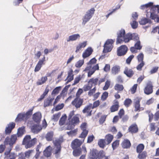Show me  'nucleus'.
I'll return each instance as SVG.
<instances>
[{
    "label": "nucleus",
    "mask_w": 159,
    "mask_h": 159,
    "mask_svg": "<svg viewBox=\"0 0 159 159\" xmlns=\"http://www.w3.org/2000/svg\"><path fill=\"white\" fill-rule=\"evenodd\" d=\"M96 61L97 60L95 58L92 59L88 63V66L84 70V71H89L88 73V77H90L96 70H99V67L98 64L92 66V65L95 63Z\"/></svg>",
    "instance_id": "obj_1"
},
{
    "label": "nucleus",
    "mask_w": 159,
    "mask_h": 159,
    "mask_svg": "<svg viewBox=\"0 0 159 159\" xmlns=\"http://www.w3.org/2000/svg\"><path fill=\"white\" fill-rule=\"evenodd\" d=\"M54 144V148L53 151L55 156L57 158L60 156V153L61 149V144L63 142V139L62 138L56 139L53 141Z\"/></svg>",
    "instance_id": "obj_2"
},
{
    "label": "nucleus",
    "mask_w": 159,
    "mask_h": 159,
    "mask_svg": "<svg viewBox=\"0 0 159 159\" xmlns=\"http://www.w3.org/2000/svg\"><path fill=\"white\" fill-rule=\"evenodd\" d=\"M152 6L150 11L147 12L146 16L147 17H150L151 19L154 20L156 21V20L159 17L158 15L159 13V5L153 6L152 5Z\"/></svg>",
    "instance_id": "obj_3"
},
{
    "label": "nucleus",
    "mask_w": 159,
    "mask_h": 159,
    "mask_svg": "<svg viewBox=\"0 0 159 159\" xmlns=\"http://www.w3.org/2000/svg\"><path fill=\"white\" fill-rule=\"evenodd\" d=\"M30 139V136L28 135L26 136L23 139V144L25 145V148L26 149L34 146L37 142V139L35 138L31 140Z\"/></svg>",
    "instance_id": "obj_4"
},
{
    "label": "nucleus",
    "mask_w": 159,
    "mask_h": 159,
    "mask_svg": "<svg viewBox=\"0 0 159 159\" xmlns=\"http://www.w3.org/2000/svg\"><path fill=\"white\" fill-rule=\"evenodd\" d=\"M95 11V9L92 8L88 10L82 18V25H84L93 16Z\"/></svg>",
    "instance_id": "obj_5"
},
{
    "label": "nucleus",
    "mask_w": 159,
    "mask_h": 159,
    "mask_svg": "<svg viewBox=\"0 0 159 159\" xmlns=\"http://www.w3.org/2000/svg\"><path fill=\"white\" fill-rule=\"evenodd\" d=\"M17 136H18L17 134H15L12 135L10 138L9 137H6L4 141V144H9L10 147V148L12 149V146L15 143L17 139Z\"/></svg>",
    "instance_id": "obj_6"
},
{
    "label": "nucleus",
    "mask_w": 159,
    "mask_h": 159,
    "mask_svg": "<svg viewBox=\"0 0 159 159\" xmlns=\"http://www.w3.org/2000/svg\"><path fill=\"white\" fill-rule=\"evenodd\" d=\"M114 42V40H113L112 39L107 40L104 45L103 53H105L110 52L113 48L112 44Z\"/></svg>",
    "instance_id": "obj_7"
},
{
    "label": "nucleus",
    "mask_w": 159,
    "mask_h": 159,
    "mask_svg": "<svg viewBox=\"0 0 159 159\" xmlns=\"http://www.w3.org/2000/svg\"><path fill=\"white\" fill-rule=\"evenodd\" d=\"M79 122V119L78 117L76 116H74L71 120H69L66 129L70 130L74 128L75 125L78 123Z\"/></svg>",
    "instance_id": "obj_8"
},
{
    "label": "nucleus",
    "mask_w": 159,
    "mask_h": 159,
    "mask_svg": "<svg viewBox=\"0 0 159 159\" xmlns=\"http://www.w3.org/2000/svg\"><path fill=\"white\" fill-rule=\"evenodd\" d=\"M11 148L7 149L4 152L5 159H16V154L14 152H11Z\"/></svg>",
    "instance_id": "obj_9"
},
{
    "label": "nucleus",
    "mask_w": 159,
    "mask_h": 159,
    "mask_svg": "<svg viewBox=\"0 0 159 159\" xmlns=\"http://www.w3.org/2000/svg\"><path fill=\"white\" fill-rule=\"evenodd\" d=\"M87 124L85 122L82 123L80 125V128L83 131L80 137L84 139L88 134V130L87 129Z\"/></svg>",
    "instance_id": "obj_10"
},
{
    "label": "nucleus",
    "mask_w": 159,
    "mask_h": 159,
    "mask_svg": "<svg viewBox=\"0 0 159 159\" xmlns=\"http://www.w3.org/2000/svg\"><path fill=\"white\" fill-rule=\"evenodd\" d=\"M128 49V48L125 45H121L117 49V55L119 56L125 55L127 52Z\"/></svg>",
    "instance_id": "obj_11"
},
{
    "label": "nucleus",
    "mask_w": 159,
    "mask_h": 159,
    "mask_svg": "<svg viewBox=\"0 0 159 159\" xmlns=\"http://www.w3.org/2000/svg\"><path fill=\"white\" fill-rule=\"evenodd\" d=\"M125 31L124 29H121L119 30L117 33V43H122V39L125 35Z\"/></svg>",
    "instance_id": "obj_12"
},
{
    "label": "nucleus",
    "mask_w": 159,
    "mask_h": 159,
    "mask_svg": "<svg viewBox=\"0 0 159 159\" xmlns=\"http://www.w3.org/2000/svg\"><path fill=\"white\" fill-rule=\"evenodd\" d=\"M40 123H36L33 124L31 127V130L34 134H37L42 129Z\"/></svg>",
    "instance_id": "obj_13"
},
{
    "label": "nucleus",
    "mask_w": 159,
    "mask_h": 159,
    "mask_svg": "<svg viewBox=\"0 0 159 159\" xmlns=\"http://www.w3.org/2000/svg\"><path fill=\"white\" fill-rule=\"evenodd\" d=\"M83 100L79 98H75L72 102V104L76 108H80L82 105Z\"/></svg>",
    "instance_id": "obj_14"
},
{
    "label": "nucleus",
    "mask_w": 159,
    "mask_h": 159,
    "mask_svg": "<svg viewBox=\"0 0 159 159\" xmlns=\"http://www.w3.org/2000/svg\"><path fill=\"white\" fill-rule=\"evenodd\" d=\"M152 85L151 82L148 83L146 87L144 89V93L147 95H149L153 92Z\"/></svg>",
    "instance_id": "obj_15"
},
{
    "label": "nucleus",
    "mask_w": 159,
    "mask_h": 159,
    "mask_svg": "<svg viewBox=\"0 0 159 159\" xmlns=\"http://www.w3.org/2000/svg\"><path fill=\"white\" fill-rule=\"evenodd\" d=\"M42 118V115L40 112H37L34 113L32 116V119L36 123H40Z\"/></svg>",
    "instance_id": "obj_16"
},
{
    "label": "nucleus",
    "mask_w": 159,
    "mask_h": 159,
    "mask_svg": "<svg viewBox=\"0 0 159 159\" xmlns=\"http://www.w3.org/2000/svg\"><path fill=\"white\" fill-rule=\"evenodd\" d=\"M84 139L83 141H81L78 139H75L71 143L72 148L73 149H75L79 147L84 142Z\"/></svg>",
    "instance_id": "obj_17"
},
{
    "label": "nucleus",
    "mask_w": 159,
    "mask_h": 159,
    "mask_svg": "<svg viewBox=\"0 0 159 159\" xmlns=\"http://www.w3.org/2000/svg\"><path fill=\"white\" fill-rule=\"evenodd\" d=\"M34 109V107L29 109L26 113L22 112L24 118V121L26 122L30 117L32 114V111Z\"/></svg>",
    "instance_id": "obj_18"
},
{
    "label": "nucleus",
    "mask_w": 159,
    "mask_h": 159,
    "mask_svg": "<svg viewBox=\"0 0 159 159\" xmlns=\"http://www.w3.org/2000/svg\"><path fill=\"white\" fill-rule=\"evenodd\" d=\"M93 49L89 47L85 49L82 54V57L84 59L89 57L92 53Z\"/></svg>",
    "instance_id": "obj_19"
},
{
    "label": "nucleus",
    "mask_w": 159,
    "mask_h": 159,
    "mask_svg": "<svg viewBox=\"0 0 159 159\" xmlns=\"http://www.w3.org/2000/svg\"><path fill=\"white\" fill-rule=\"evenodd\" d=\"M98 151L93 149L91 150L89 154V157L90 159H96L98 158Z\"/></svg>",
    "instance_id": "obj_20"
},
{
    "label": "nucleus",
    "mask_w": 159,
    "mask_h": 159,
    "mask_svg": "<svg viewBox=\"0 0 159 159\" xmlns=\"http://www.w3.org/2000/svg\"><path fill=\"white\" fill-rule=\"evenodd\" d=\"M15 124L14 122H11L8 125L7 127L5 129V132L6 134H9L11 132L12 129L15 127Z\"/></svg>",
    "instance_id": "obj_21"
},
{
    "label": "nucleus",
    "mask_w": 159,
    "mask_h": 159,
    "mask_svg": "<svg viewBox=\"0 0 159 159\" xmlns=\"http://www.w3.org/2000/svg\"><path fill=\"white\" fill-rule=\"evenodd\" d=\"M91 109H92V104H90L84 108L82 111L84 113H87L88 114V116H90L91 115V112L92 111Z\"/></svg>",
    "instance_id": "obj_22"
},
{
    "label": "nucleus",
    "mask_w": 159,
    "mask_h": 159,
    "mask_svg": "<svg viewBox=\"0 0 159 159\" xmlns=\"http://www.w3.org/2000/svg\"><path fill=\"white\" fill-rule=\"evenodd\" d=\"M80 37L79 34H75L69 36L66 40L67 42L76 41L78 39H80Z\"/></svg>",
    "instance_id": "obj_23"
},
{
    "label": "nucleus",
    "mask_w": 159,
    "mask_h": 159,
    "mask_svg": "<svg viewBox=\"0 0 159 159\" xmlns=\"http://www.w3.org/2000/svg\"><path fill=\"white\" fill-rule=\"evenodd\" d=\"M87 41L80 43L76 46L75 52L77 53L82 48H85L87 45Z\"/></svg>",
    "instance_id": "obj_24"
},
{
    "label": "nucleus",
    "mask_w": 159,
    "mask_h": 159,
    "mask_svg": "<svg viewBox=\"0 0 159 159\" xmlns=\"http://www.w3.org/2000/svg\"><path fill=\"white\" fill-rule=\"evenodd\" d=\"M74 75L73 74V70L72 69H70L68 72V76L65 80H67L66 83H68L69 82L73 80Z\"/></svg>",
    "instance_id": "obj_25"
},
{
    "label": "nucleus",
    "mask_w": 159,
    "mask_h": 159,
    "mask_svg": "<svg viewBox=\"0 0 159 159\" xmlns=\"http://www.w3.org/2000/svg\"><path fill=\"white\" fill-rule=\"evenodd\" d=\"M131 143L127 139H125L121 143L122 147L124 148H128L130 147Z\"/></svg>",
    "instance_id": "obj_26"
},
{
    "label": "nucleus",
    "mask_w": 159,
    "mask_h": 159,
    "mask_svg": "<svg viewBox=\"0 0 159 159\" xmlns=\"http://www.w3.org/2000/svg\"><path fill=\"white\" fill-rule=\"evenodd\" d=\"M114 105L112 106L110 108L111 112H113L118 110L119 106L118 101L115 100L114 101Z\"/></svg>",
    "instance_id": "obj_27"
},
{
    "label": "nucleus",
    "mask_w": 159,
    "mask_h": 159,
    "mask_svg": "<svg viewBox=\"0 0 159 159\" xmlns=\"http://www.w3.org/2000/svg\"><path fill=\"white\" fill-rule=\"evenodd\" d=\"M124 73L127 77H131L134 74L133 71L131 69H129L127 67L125 68Z\"/></svg>",
    "instance_id": "obj_28"
},
{
    "label": "nucleus",
    "mask_w": 159,
    "mask_h": 159,
    "mask_svg": "<svg viewBox=\"0 0 159 159\" xmlns=\"http://www.w3.org/2000/svg\"><path fill=\"white\" fill-rule=\"evenodd\" d=\"M129 131L131 133H135L138 132V129L137 125L134 124L131 125L129 127Z\"/></svg>",
    "instance_id": "obj_29"
},
{
    "label": "nucleus",
    "mask_w": 159,
    "mask_h": 159,
    "mask_svg": "<svg viewBox=\"0 0 159 159\" xmlns=\"http://www.w3.org/2000/svg\"><path fill=\"white\" fill-rule=\"evenodd\" d=\"M140 99L136 98L134 100V111H139L140 108Z\"/></svg>",
    "instance_id": "obj_30"
},
{
    "label": "nucleus",
    "mask_w": 159,
    "mask_h": 159,
    "mask_svg": "<svg viewBox=\"0 0 159 159\" xmlns=\"http://www.w3.org/2000/svg\"><path fill=\"white\" fill-rule=\"evenodd\" d=\"M52 148L50 146L48 147L43 151V154L44 156L48 157L50 156L51 154Z\"/></svg>",
    "instance_id": "obj_31"
},
{
    "label": "nucleus",
    "mask_w": 159,
    "mask_h": 159,
    "mask_svg": "<svg viewBox=\"0 0 159 159\" xmlns=\"http://www.w3.org/2000/svg\"><path fill=\"white\" fill-rule=\"evenodd\" d=\"M131 40V34L129 33L126 34H125L122 39V43L123 42L125 43H127Z\"/></svg>",
    "instance_id": "obj_32"
},
{
    "label": "nucleus",
    "mask_w": 159,
    "mask_h": 159,
    "mask_svg": "<svg viewBox=\"0 0 159 159\" xmlns=\"http://www.w3.org/2000/svg\"><path fill=\"white\" fill-rule=\"evenodd\" d=\"M54 98H51L50 97L46 99L44 101V107H47L52 105V102L53 101Z\"/></svg>",
    "instance_id": "obj_33"
},
{
    "label": "nucleus",
    "mask_w": 159,
    "mask_h": 159,
    "mask_svg": "<svg viewBox=\"0 0 159 159\" xmlns=\"http://www.w3.org/2000/svg\"><path fill=\"white\" fill-rule=\"evenodd\" d=\"M113 138V135L110 134H108L106 135L105 137V140L107 143V144H110Z\"/></svg>",
    "instance_id": "obj_34"
},
{
    "label": "nucleus",
    "mask_w": 159,
    "mask_h": 159,
    "mask_svg": "<svg viewBox=\"0 0 159 159\" xmlns=\"http://www.w3.org/2000/svg\"><path fill=\"white\" fill-rule=\"evenodd\" d=\"M120 69V66H114L111 68V72L113 74L115 75L119 72Z\"/></svg>",
    "instance_id": "obj_35"
},
{
    "label": "nucleus",
    "mask_w": 159,
    "mask_h": 159,
    "mask_svg": "<svg viewBox=\"0 0 159 159\" xmlns=\"http://www.w3.org/2000/svg\"><path fill=\"white\" fill-rule=\"evenodd\" d=\"M47 76L43 77L40 79L38 80L36 84L37 85H41L43 84L47 80Z\"/></svg>",
    "instance_id": "obj_36"
},
{
    "label": "nucleus",
    "mask_w": 159,
    "mask_h": 159,
    "mask_svg": "<svg viewBox=\"0 0 159 159\" xmlns=\"http://www.w3.org/2000/svg\"><path fill=\"white\" fill-rule=\"evenodd\" d=\"M66 118L67 116L66 114H64L62 116L59 121V125L61 126L64 125L65 123Z\"/></svg>",
    "instance_id": "obj_37"
},
{
    "label": "nucleus",
    "mask_w": 159,
    "mask_h": 159,
    "mask_svg": "<svg viewBox=\"0 0 159 159\" xmlns=\"http://www.w3.org/2000/svg\"><path fill=\"white\" fill-rule=\"evenodd\" d=\"M151 21L149 19L146 18H143L139 21V23L140 25H144L147 23H151Z\"/></svg>",
    "instance_id": "obj_38"
},
{
    "label": "nucleus",
    "mask_w": 159,
    "mask_h": 159,
    "mask_svg": "<svg viewBox=\"0 0 159 159\" xmlns=\"http://www.w3.org/2000/svg\"><path fill=\"white\" fill-rule=\"evenodd\" d=\"M98 144L100 147L103 148L107 144V143L105 139H100L98 141Z\"/></svg>",
    "instance_id": "obj_39"
},
{
    "label": "nucleus",
    "mask_w": 159,
    "mask_h": 159,
    "mask_svg": "<svg viewBox=\"0 0 159 159\" xmlns=\"http://www.w3.org/2000/svg\"><path fill=\"white\" fill-rule=\"evenodd\" d=\"M49 91V90L48 89H46L43 93L41 95L40 97L38 99V102L40 101L43 100L45 98V96L48 93Z\"/></svg>",
    "instance_id": "obj_40"
},
{
    "label": "nucleus",
    "mask_w": 159,
    "mask_h": 159,
    "mask_svg": "<svg viewBox=\"0 0 159 159\" xmlns=\"http://www.w3.org/2000/svg\"><path fill=\"white\" fill-rule=\"evenodd\" d=\"M24 127H22L19 128L18 130V132L17 134L18 137H20L24 134Z\"/></svg>",
    "instance_id": "obj_41"
},
{
    "label": "nucleus",
    "mask_w": 159,
    "mask_h": 159,
    "mask_svg": "<svg viewBox=\"0 0 159 159\" xmlns=\"http://www.w3.org/2000/svg\"><path fill=\"white\" fill-rule=\"evenodd\" d=\"M53 132L52 131L48 133L46 136V138L47 140L48 141H51L53 138Z\"/></svg>",
    "instance_id": "obj_42"
},
{
    "label": "nucleus",
    "mask_w": 159,
    "mask_h": 159,
    "mask_svg": "<svg viewBox=\"0 0 159 159\" xmlns=\"http://www.w3.org/2000/svg\"><path fill=\"white\" fill-rule=\"evenodd\" d=\"M74 149L73 151V155L75 157L79 156L81 154V148H76Z\"/></svg>",
    "instance_id": "obj_43"
},
{
    "label": "nucleus",
    "mask_w": 159,
    "mask_h": 159,
    "mask_svg": "<svg viewBox=\"0 0 159 159\" xmlns=\"http://www.w3.org/2000/svg\"><path fill=\"white\" fill-rule=\"evenodd\" d=\"M61 115L60 112H58L57 114L53 115L52 118V120L54 121H57L58 120Z\"/></svg>",
    "instance_id": "obj_44"
},
{
    "label": "nucleus",
    "mask_w": 159,
    "mask_h": 159,
    "mask_svg": "<svg viewBox=\"0 0 159 159\" xmlns=\"http://www.w3.org/2000/svg\"><path fill=\"white\" fill-rule=\"evenodd\" d=\"M115 89L119 92L123 90L124 89V87L122 85L119 84H116L114 86Z\"/></svg>",
    "instance_id": "obj_45"
},
{
    "label": "nucleus",
    "mask_w": 159,
    "mask_h": 159,
    "mask_svg": "<svg viewBox=\"0 0 159 159\" xmlns=\"http://www.w3.org/2000/svg\"><path fill=\"white\" fill-rule=\"evenodd\" d=\"M84 63V59L80 60L76 62L75 66L77 68H80L82 66Z\"/></svg>",
    "instance_id": "obj_46"
},
{
    "label": "nucleus",
    "mask_w": 159,
    "mask_h": 159,
    "mask_svg": "<svg viewBox=\"0 0 159 159\" xmlns=\"http://www.w3.org/2000/svg\"><path fill=\"white\" fill-rule=\"evenodd\" d=\"M144 145L143 144H139L137 147V152L138 153H140L143 150Z\"/></svg>",
    "instance_id": "obj_47"
},
{
    "label": "nucleus",
    "mask_w": 159,
    "mask_h": 159,
    "mask_svg": "<svg viewBox=\"0 0 159 159\" xmlns=\"http://www.w3.org/2000/svg\"><path fill=\"white\" fill-rule=\"evenodd\" d=\"M147 156V153L146 152L144 151L142 153H139L138 157L139 159H145Z\"/></svg>",
    "instance_id": "obj_48"
},
{
    "label": "nucleus",
    "mask_w": 159,
    "mask_h": 159,
    "mask_svg": "<svg viewBox=\"0 0 159 159\" xmlns=\"http://www.w3.org/2000/svg\"><path fill=\"white\" fill-rule=\"evenodd\" d=\"M153 4V3L152 2H149L147 4H146L145 5H141L140 7V9H143L145 8H147L149 7L152 6Z\"/></svg>",
    "instance_id": "obj_49"
},
{
    "label": "nucleus",
    "mask_w": 159,
    "mask_h": 159,
    "mask_svg": "<svg viewBox=\"0 0 159 159\" xmlns=\"http://www.w3.org/2000/svg\"><path fill=\"white\" fill-rule=\"evenodd\" d=\"M92 84L89 82L88 85H85L83 87L84 90L85 91L89 90L92 88Z\"/></svg>",
    "instance_id": "obj_50"
},
{
    "label": "nucleus",
    "mask_w": 159,
    "mask_h": 159,
    "mask_svg": "<svg viewBox=\"0 0 159 159\" xmlns=\"http://www.w3.org/2000/svg\"><path fill=\"white\" fill-rule=\"evenodd\" d=\"M24 121V118L23 116L22 115V112L19 113L16 119V121Z\"/></svg>",
    "instance_id": "obj_51"
},
{
    "label": "nucleus",
    "mask_w": 159,
    "mask_h": 159,
    "mask_svg": "<svg viewBox=\"0 0 159 159\" xmlns=\"http://www.w3.org/2000/svg\"><path fill=\"white\" fill-rule=\"evenodd\" d=\"M98 78H95L94 79L92 78L90 79L89 81V82L90 84H94V86L97 85V83L98 82Z\"/></svg>",
    "instance_id": "obj_52"
},
{
    "label": "nucleus",
    "mask_w": 159,
    "mask_h": 159,
    "mask_svg": "<svg viewBox=\"0 0 159 159\" xmlns=\"http://www.w3.org/2000/svg\"><path fill=\"white\" fill-rule=\"evenodd\" d=\"M111 81L110 80H107L105 83V85L103 87V89L104 90H107L109 87L110 85Z\"/></svg>",
    "instance_id": "obj_53"
},
{
    "label": "nucleus",
    "mask_w": 159,
    "mask_h": 159,
    "mask_svg": "<svg viewBox=\"0 0 159 159\" xmlns=\"http://www.w3.org/2000/svg\"><path fill=\"white\" fill-rule=\"evenodd\" d=\"M131 39L136 41L139 40V38L137 34L136 33L131 34Z\"/></svg>",
    "instance_id": "obj_54"
},
{
    "label": "nucleus",
    "mask_w": 159,
    "mask_h": 159,
    "mask_svg": "<svg viewBox=\"0 0 159 159\" xmlns=\"http://www.w3.org/2000/svg\"><path fill=\"white\" fill-rule=\"evenodd\" d=\"M130 25L132 28L135 29L138 26V23L135 20H133L130 22Z\"/></svg>",
    "instance_id": "obj_55"
},
{
    "label": "nucleus",
    "mask_w": 159,
    "mask_h": 159,
    "mask_svg": "<svg viewBox=\"0 0 159 159\" xmlns=\"http://www.w3.org/2000/svg\"><path fill=\"white\" fill-rule=\"evenodd\" d=\"M132 102L130 99L128 98L125 101L124 104L126 107H128L131 104Z\"/></svg>",
    "instance_id": "obj_56"
},
{
    "label": "nucleus",
    "mask_w": 159,
    "mask_h": 159,
    "mask_svg": "<svg viewBox=\"0 0 159 159\" xmlns=\"http://www.w3.org/2000/svg\"><path fill=\"white\" fill-rule=\"evenodd\" d=\"M119 142V140H116L113 143L112 146L113 150L115 149L118 146Z\"/></svg>",
    "instance_id": "obj_57"
},
{
    "label": "nucleus",
    "mask_w": 159,
    "mask_h": 159,
    "mask_svg": "<svg viewBox=\"0 0 159 159\" xmlns=\"http://www.w3.org/2000/svg\"><path fill=\"white\" fill-rule=\"evenodd\" d=\"M33 152V150H29L28 151L25 152V157H26L27 158H29V157L30 156L32 152Z\"/></svg>",
    "instance_id": "obj_58"
},
{
    "label": "nucleus",
    "mask_w": 159,
    "mask_h": 159,
    "mask_svg": "<svg viewBox=\"0 0 159 159\" xmlns=\"http://www.w3.org/2000/svg\"><path fill=\"white\" fill-rule=\"evenodd\" d=\"M139 62L143 61V54L142 53H140L137 57Z\"/></svg>",
    "instance_id": "obj_59"
},
{
    "label": "nucleus",
    "mask_w": 159,
    "mask_h": 159,
    "mask_svg": "<svg viewBox=\"0 0 159 159\" xmlns=\"http://www.w3.org/2000/svg\"><path fill=\"white\" fill-rule=\"evenodd\" d=\"M134 47L137 49L140 50L141 49L142 46L140 45V43L139 40L137 41V42L135 44Z\"/></svg>",
    "instance_id": "obj_60"
},
{
    "label": "nucleus",
    "mask_w": 159,
    "mask_h": 159,
    "mask_svg": "<svg viewBox=\"0 0 159 159\" xmlns=\"http://www.w3.org/2000/svg\"><path fill=\"white\" fill-rule=\"evenodd\" d=\"M144 62L143 61L140 62V63L137 66L136 68L138 70H140L144 66Z\"/></svg>",
    "instance_id": "obj_61"
},
{
    "label": "nucleus",
    "mask_w": 159,
    "mask_h": 159,
    "mask_svg": "<svg viewBox=\"0 0 159 159\" xmlns=\"http://www.w3.org/2000/svg\"><path fill=\"white\" fill-rule=\"evenodd\" d=\"M108 96V93L107 92H105L103 93L101 96V99L103 101L105 100Z\"/></svg>",
    "instance_id": "obj_62"
},
{
    "label": "nucleus",
    "mask_w": 159,
    "mask_h": 159,
    "mask_svg": "<svg viewBox=\"0 0 159 159\" xmlns=\"http://www.w3.org/2000/svg\"><path fill=\"white\" fill-rule=\"evenodd\" d=\"M61 90V87H56L52 91V94H56L58 93L59 91Z\"/></svg>",
    "instance_id": "obj_63"
},
{
    "label": "nucleus",
    "mask_w": 159,
    "mask_h": 159,
    "mask_svg": "<svg viewBox=\"0 0 159 159\" xmlns=\"http://www.w3.org/2000/svg\"><path fill=\"white\" fill-rule=\"evenodd\" d=\"M110 66L109 64H106L105 67L103 68V70L106 72H108L110 70Z\"/></svg>",
    "instance_id": "obj_64"
}]
</instances>
